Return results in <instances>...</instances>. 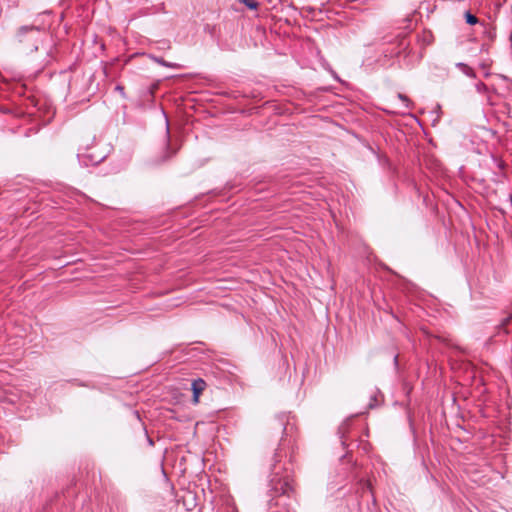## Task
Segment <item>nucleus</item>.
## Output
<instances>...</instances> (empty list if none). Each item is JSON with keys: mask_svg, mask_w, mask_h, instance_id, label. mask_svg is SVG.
Listing matches in <instances>:
<instances>
[{"mask_svg": "<svg viewBox=\"0 0 512 512\" xmlns=\"http://www.w3.org/2000/svg\"><path fill=\"white\" fill-rule=\"evenodd\" d=\"M284 440H281L279 447L277 448L274 456L273 463L271 465V478L269 481V493L273 498L286 496L288 498L294 497L296 494L295 481L292 470L281 465L282 460V446Z\"/></svg>", "mask_w": 512, "mask_h": 512, "instance_id": "f257e3e1", "label": "nucleus"}, {"mask_svg": "<svg viewBox=\"0 0 512 512\" xmlns=\"http://www.w3.org/2000/svg\"><path fill=\"white\" fill-rule=\"evenodd\" d=\"M47 35L36 26H22L18 29L16 39L25 47L27 53H33L39 49L38 43L43 41Z\"/></svg>", "mask_w": 512, "mask_h": 512, "instance_id": "f03ea898", "label": "nucleus"}, {"mask_svg": "<svg viewBox=\"0 0 512 512\" xmlns=\"http://www.w3.org/2000/svg\"><path fill=\"white\" fill-rule=\"evenodd\" d=\"M205 386H206V383L201 378L195 379L192 382L193 402L194 403H198L199 396L203 392V390L205 389Z\"/></svg>", "mask_w": 512, "mask_h": 512, "instance_id": "7ed1b4c3", "label": "nucleus"}, {"mask_svg": "<svg viewBox=\"0 0 512 512\" xmlns=\"http://www.w3.org/2000/svg\"><path fill=\"white\" fill-rule=\"evenodd\" d=\"M456 67L462 72L464 73L466 76L470 77V78H476V73L475 71L470 67L468 66L467 64L465 63H462V62H459L456 64Z\"/></svg>", "mask_w": 512, "mask_h": 512, "instance_id": "20e7f679", "label": "nucleus"}, {"mask_svg": "<svg viewBox=\"0 0 512 512\" xmlns=\"http://www.w3.org/2000/svg\"><path fill=\"white\" fill-rule=\"evenodd\" d=\"M83 157H86L89 159V161L92 163V164H98L100 162H102L104 159H105V155H95L94 153H85L83 154Z\"/></svg>", "mask_w": 512, "mask_h": 512, "instance_id": "39448f33", "label": "nucleus"}, {"mask_svg": "<svg viewBox=\"0 0 512 512\" xmlns=\"http://www.w3.org/2000/svg\"><path fill=\"white\" fill-rule=\"evenodd\" d=\"M285 418L286 417L284 415H282V416L277 417L274 421V428L279 429L282 433H285V431L287 429Z\"/></svg>", "mask_w": 512, "mask_h": 512, "instance_id": "423d86ee", "label": "nucleus"}, {"mask_svg": "<svg viewBox=\"0 0 512 512\" xmlns=\"http://www.w3.org/2000/svg\"><path fill=\"white\" fill-rule=\"evenodd\" d=\"M465 19L469 25H475L478 22V18L470 12H466Z\"/></svg>", "mask_w": 512, "mask_h": 512, "instance_id": "0eeeda50", "label": "nucleus"}, {"mask_svg": "<svg viewBox=\"0 0 512 512\" xmlns=\"http://www.w3.org/2000/svg\"><path fill=\"white\" fill-rule=\"evenodd\" d=\"M242 2L251 10H256L259 6L256 0H242Z\"/></svg>", "mask_w": 512, "mask_h": 512, "instance_id": "6e6552de", "label": "nucleus"}, {"mask_svg": "<svg viewBox=\"0 0 512 512\" xmlns=\"http://www.w3.org/2000/svg\"><path fill=\"white\" fill-rule=\"evenodd\" d=\"M155 61L157 63H159L160 65L165 66V67H169V68H175L176 67V64L169 63V62L165 61L163 58H155Z\"/></svg>", "mask_w": 512, "mask_h": 512, "instance_id": "1a4fd4ad", "label": "nucleus"}, {"mask_svg": "<svg viewBox=\"0 0 512 512\" xmlns=\"http://www.w3.org/2000/svg\"><path fill=\"white\" fill-rule=\"evenodd\" d=\"M475 87L479 93H486L488 91V87L484 82H478Z\"/></svg>", "mask_w": 512, "mask_h": 512, "instance_id": "9d476101", "label": "nucleus"}, {"mask_svg": "<svg viewBox=\"0 0 512 512\" xmlns=\"http://www.w3.org/2000/svg\"><path fill=\"white\" fill-rule=\"evenodd\" d=\"M398 98L405 103V106L408 107V104H409V99L407 96L403 95V94H398Z\"/></svg>", "mask_w": 512, "mask_h": 512, "instance_id": "9b49d317", "label": "nucleus"}, {"mask_svg": "<svg viewBox=\"0 0 512 512\" xmlns=\"http://www.w3.org/2000/svg\"><path fill=\"white\" fill-rule=\"evenodd\" d=\"M116 90H118V92H121L123 94V91H124V88L120 85L116 86Z\"/></svg>", "mask_w": 512, "mask_h": 512, "instance_id": "f8f14e48", "label": "nucleus"}, {"mask_svg": "<svg viewBox=\"0 0 512 512\" xmlns=\"http://www.w3.org/2000/svg\"><path fill=\"white\" fill-rule=\"evenodd\" d=\"M166 138L169 139V129H168V127L166 128Z\"/></svg>", "mask_w": 512, "mask_h": 512, "instance_id": "ddd939ff", "label": "nucleus"}]
</instances>
